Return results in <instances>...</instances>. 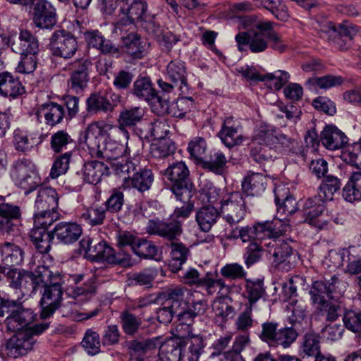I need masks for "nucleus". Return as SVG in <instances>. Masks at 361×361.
I'll return each instance as SVG.
<instances>
[{
  "instance_id": "63",
  "label": "nucleus",
  "mask_w": 361,
  "mask_h": 361,
  "mask_svg": "<svg viewBox=\"0 0 361 361\" xmlns=\"http://www.w3.org/2000/svg\"><path fill=\"white\" fill-rule=\"evenodd\" d=\"M298 336V334L293 326L281 328L278 330L274 347L281 345L287 348L295 341Z\"/></svg>"
},
{
  "instance_id": "27",
  "label": "nucleus",
  "mask_w": 361,
  "mask_h": 361,
  "mask_svg": "<svg viewBox=\"0 0 361 361\" xmlns=\"http://www.w3.org/2000/svg\"><path fill=\"white\" fill-rule=\"evenodd\" d=\"M267 187V178L261 173H250L242 182L243 194L248 196H259Z\"/></svg>"
},
{
  "instance_id": "64",
  "label": "nucleus",
  "mask_w": 361,
  "mask_h": 361,
  "mask_svg": "<svg viewBox=\"0 0 361 361\" xmlns=\"http://www.w3.org/2000/svg\"><path fill=\"white\" fill-rule=\"evenodd\" d=\"M343 322L350 331L361 334V310H348L343 314Z\"/></svg>"
},
{
  "instance_id": "6",
  "label": "nucleus",
  "mask_w": 361,
  "mask_h": 361,
  "mask_svg": "<svg viewBox=\"0 0 361 361\" xmlns=\"http://www.w3.org/2000/svg\"><path fill=\"white\" fill-rule=\"evenodd\" d=\"M164 174L171 182V190L175 195H183L187 199L190 190H195L189 178V170L183 161L170 165Z\"/></svg>"
},
{
  "instance_id": "56",
  "label": "nucleus",
  "mask_w": 361,
  "mask_h": 361,
  "mask_svg": "<svg viewBox=\"0 0 361 361\" xmlns=\"http://www.w3.org/2000/svg\"><path fill=\"white\" fill-rule=\"evenodd\" d=\"M343 81V78L341 76L326 75L322 77L310 78L307 81V84L313 86L315 89L327 90L341 85Z\"/></svg>"
},
{
  "instance_id": "18",
  "label": "nucleus",
  "mask_w": 361,
  "mask_h": 361,
  "mask_svg": "<svg viewBox=\"0 0 361 361\" xmlns=\"http://www.w3.org/2000/svg\"><path fill=\"white\" fill-rule=\"evenodd\" d=\"M252 227L257 240L265 238H278L290 229L289 225L279 219H276L273 221L257 222Z\"/></svg>"
},
{
  "instance_id": "55",
  "label": "nucleus",
  "mask_w": 361,
  "mask_h": 361,
  "mask_svg": "<svg viewBox=\"0 0 361 361\" xmlns=\"http://www.w3.org/2000/svg\"><path fill=\"white\" fill-rule=\"evenodd\" d=\"M175 150V143L169 138L158 140L150 147L152 156L157 159L165 158L173 154Z\"/></svg>"
},
{
  "instance_id": "2",
  "label": "nucleus",
  "mask_w": 361,
  "mask_h": 361,
  "mask_svg": "<svg viewBox=\"0 0 361 361\" xmlns=\"http://www.w3.org/2000/svg\"><path fill=\"white\" fill-rule=\"evenodd\" d=\"M235 40L238 51L254 54L264 53L269 48L280 53L286 49L281 35L274 30L273 25L261 30L239 32L235 36Z\"/></svg>"
},
{
  "instance_id": "30",
  "label": "nucleus",
  "mask_w": 361,
  "mask_h": 361,
  "mask_svg": "<svg viewBox=\"0 0 361 361\" xmlns=\"http://www.w3.org/2000/svg\"><path fill=\"white\" fill-rule=\"evenodd\" d=\"M85 103L86 111L90 114L111 112L116 105L110 102L106 93H92L87 98Z\"/></svg>"
},
{
  "instance_id": "38",
  "label": "nucleus",
  "mask_w": 361,
  "mask_h": 361,
  "mask_svg": "<svg viewBox=\"0 0 361 361\" xmlns=\"http://www.w3.org/2000/svg\"><path fill=\"white\" fill-rule=\"evenodd\" d=\"M227 162L226 157L219 150L213 152L208 159L201 160L203 169L216 175H223L225 173Z\"/></svg>"
},
{
  "instance_id": "54",
  "label": "nucleus",
  "mask_w": 361,
  "mask_h": 361,
  "mask_svg": "<svg viewBox=\"0 0 361 361\" xmlns=\"http://www.w3.org/2000/svg\"><path fill=\"white\" fill-rule=\"evenodd\" d=\"M155 92L150 79L147 77H140L134 82L133 94L140 99L149 102Z\"/></svg>"
},
{
  "instance_id": "7",
  "label": "nucleus",
  "mask_w": 361,
  "mask_h": 361,
  "mask_svg": "<svg viewBox=\"0 0 361 361\" xmlns=\"http://www.w3.org/2000/svg\"><path fill=\"white\" fill-rule=\"evenodd\" d=\"M49 46L53 56L64 59L73 57L78 49L76 38L65 30H56L50 38Z\"/></svg>"
},
{
  "instance_id": "53",
  "label": "nucleus",
  "mask_w": 361,
  "mask_h": 361,
  "mask_svg": "<svg viewBox=\"0 0 361 361\" xmlns=\"http://www.w3.org/2000/svg\"><path fill=\"white\" fill-rule=\"evenodd\" d=\"M244 296L248 300V305H252L258 301L264 293L263 281L261 279H247Z\"/></svg>"
},
{
  "instance_id": "60",
  "label": "nucleus",
  "mask_w": 361,
  "mask_h": 361,
  "mask_svg": "<svg viewBox=\"0 0 361 361\" xmlns=\"http://www.w3.org/2000/svg\"><path fill=\"white\" fill-rule=\"evenodd\" d=\"M13 143L16 150L27 152L37 145L38 142L36 138L29 137L25 133L17 129L13 133Z\"/></svg>"
},
{
  "instance_id": "61",
  "label": "nucleus",
  "mask_w": 361,
  "mask_h": 361,
  "mask_svg": "<svg viewBox=\"0 0 361 361\" xmlns=\"http://www.w3.org/2000/svg\"><path fill=\"white\" fill-rule=\"evenodd\" d=\"M133 251L140 257L153 258L157 254V247L152 241L137 238L133 247Z\"/></svg>"
},
{
  "instance_id": "23",
  "label": "nucleus",
  "mask_w": 361,
  "mask_h": 361,
  "mask_svg": "<svg viewBox=\"0 0 361 361\" xmlns=\"http://www.w3.org/2000/svg\"><path fill=\"white\" fill-rule=\"evenodd\" d=\"M320 138L322 145L328 149L336 150L348 143V137L334 126H326L322 131Z\"/></svg>"
},
{
  "instance_id": "36",
  "label": "nucleus",
  "mask_w": 361,
  "mask_h": 361,
  "mask_svg": "<svg viewBox=\"0 0 361 361\" xmlns=\"http://www.w3.org/2000/svg\"><path fill=\"white\" fill-rule=\"evenodd\" d=\"M0 252L2 261L6 266L19 265L23 261V250L11 243L6 242L1 244Z\"/></svg>"
},
{
  "instance_id": "47",
  "label": "nucleus",
  "mask_w": 361,
  "mask_h": 361,
  "mask_svg": "<svg viewBox=\"0 0 361 361\" xmlns=\"http://www.w3.org/2000/svg\"><path fill=\"white\" fill-rule=\"evenodd\" d=\"M79 217L80 221L92 226L102 225L106 218V210L100 206L85 208L81 211Z\"/></svg>"
},
{
  "instance_id": "16",
  "label": "nucleus",
  "mask_w": 361,
  "mask_h": 361,
  "mask_svg": "<svg viewBox=\"0 0 361 361\" xmlns=\"http://www.w3.org/2000/svg\"><path fill=\"white\" fill-rule=\"evenodd\" d=\"M37 340L28 333L22 331L13 336L7 342V354L13 358L27 355L32 350Z\"/></svg>"
},
{
  "instance_id": "44",
  "label": "nucleus",
  "mask_w": 361,
  "mask_h": 361,
  "mask_svg": "<svg viewBox=\"0 0 361 361\" xmlns=\"http://www.w3.org/2000/svg\"><path fill=\"white\" fill-rule=\"evenodd\" d=\"M167 75L175 85L180 84V90L183 91V86L187 87L186 70L183 62L171 61L167 66Z\"/></svg>"
},
{
  "instance_id": "43",
  "label": "nucleus",
  "mask_w": 361,
  "mask_h": 361,
  "mask_svg": "<svg viewBox=\"0 0 361 361\" xmlns=\"http://www.w3.org/2000/svg\"><path fill=\"white\" fill-rule=\"evenodd\" d=\"M31 271L16 269H10L6 274L9 286L16 289L31 288Z\"/></svg>"
},
{
  "instance_id": "25",
  "label": "nucleus",
  "mask_w": 361,
  "mask_h": 361,
  "mask_svg": "<svg viewBox=\"0 0 361 361\" xmlns=\"http://www.w3.org/2000/svg\"><path fill=\"white\" fill-rule=\"evenodd\" d=\"M84 36L89 47L99 50L103 54L114 55L119 52L118 47L111 40L106 39L98 30L87 31Z\"/></svg>"
},
{
  "instance_id": "45",
  "label": "nucleus",
  "mask_w": 361,
  "mask_h": 361,
  "mask_svg": "<svg viewBox=\"0 0 361 361\" xmlns=\"http://www.w3.org/2000/svg\"><path fill=\"white\" fill-rule=\"evenodd\" d=\"M343 197L348 202L361 200V171L354 172L343 189Z\"/></svg>"
},
{
  "instance_id": "8",
  "label": "nucleus",
  "mask_w": 361,
  "mask_h": 361,
  "mask_svg": "<svg viewBox=\"0 0 361 361\" xmlns=\"http://www.w3.org/2000/svg\"><path fill=\"white\" fill-rule=\"evenodd\" d=\"M247 202L243 194L234 192L224 197L221 202V212L230 225L240 222L246 214Z\"/></svg>"
},
{
  "instance_id": "32",
  "label": "nucleus",
  "mask_w": 361,
  "mask_h": 361,
  "mask_svg": "<svg viewBox=\"0 0 361 361\" xmlns=\"http://www.w3.org/2000/svg\"><path fill=\"white\" fill-rule=\"evenodd\" d=\"M145 111L140 106L124 108L118 117L119 129L124 130L126 127L133 128L141 123L144 118Z\"/></svg>"
},
{
  "instance_id": "59",
  "label": "nucleus",
  "mask_w": 361,
  "mask_h": 361,
  "mask_svg": "<svg viewBox=\"0 0 361 361\" xmlns=\"http://www.w3.org/2000/svg\"><path fill=\"white\" fill-rule=\"evenodd\" d=\"M341 186L338 178L333 176H326L319 188L318 194L321 198L332 200L334 194L340 190Z\"/></svg>"
},
{
  "instance_id": "29",
  "label": "nucleus",
  "mask_w": 361,
  "mask_h": 361,
  "mask_svg": "<svg viewBox=\"0 0 361 361\" xmlns=\"http://www.w3.org/2000/svg\"><path fill=\"white\" fill-rule=\"evenodd\" d=\"M313 27L315 30L318 32L320 37L324 39L330 41L332 37H336V35H341L349 39L355 32L354 30L351 27L348 28L341 27V24L336 28L332 23L325 20H316L313 23Z\"/></svg>"
},
{
  "instance_id": "62",
  "label": "nucleus",
  "mask_w": 361,
  "mask_h": 361,
  "mask_svg": "<svg viewBox=\"0 0 361 361\" xmlns=\"http://www.w3.org/2000/svg\"><path fill=\"white\" fill-rule=\"evenodd\" d=\"M85 351L91 355H94L100 351V338L99 334L92 329H88L81 342Z\"/></svg>"
},
{
  "instance_id": "49",
  "label": "nucleus",
  "mask_w": 361,
  "mask_h": 361,
  "mask_svg": "<svg viewBox=\"0 0 361 361\" xmlns=\"http://www.w3.org/2000/svg\"><path fill=\"white\" fill-rule=\"evenodd\" d=\"M178 339L183 350L188 345V350L191 353L190 357H193L194 361H197L204 348L202 337L197 335H192L188 337H179Z\"/></svg>"
},
{
  "instance_id": "12",
  "label": "nucleus",
  "mask_w": 361,
  "mask_h": 361,
  "mask_svg": "<svg viewBox=\"0 0 361 361\" xmlns=\"http://www.w3.org/2000/svg\"><path fill=\"white\" fill-rule=\"evenodd\" d=\"M326 201V200L321 198L319 194L317 196L307 200L303 206L305 215L306 216L305 221L319 229L324 228L330 220L329 218H324L323 215Z\"/></svg>"
},
{
  "instance_id": "14",
  "label": "nucleus",
  "mask_w": 361,
  "mask_h": 361,
  "mask_svg": "<svg viewBox=\"0 0 361 361\" xmlns=\"http://www.w3.org/2000/svg\"><path fill=\"white\" fill-rule=\"evenodd\" d=\"M32 21L39 28H53L56 24L55 8L46 0H37L33 4Z\"/></svg>"
},
{
  "instance_id": "28",
  "label": "nucleus",
  "mask_w": 361,
  "mask_h": 361,
  "mask_svg": "<svg viewBox=\"0 0 361 361\" xmlns=\"http://www.w3.org/2000/svg\"><path fill=\"white\" fill-rule=\"evenodd\" d=\"M37 116L39 118H44L48 126H54L62 121L65 113L62 105L49 102L39 106Z\"/></svg>"
},
{
  "instance_id": "52",
  "label": "nucleus",
  "mask_w": 361,
  "mask_h": 361,
  "mask_svg": "<svg viewBox=\"0 0 361 361\" xmlns=\"http://www.w3.org/2000/svg\"><path fill=\"white\" fill-rule=\"evenodd\" d=\"M258 6L269 11L279 20L285 21L289 15L287 7L280 0H253Z\"/></svg>"
},
{
  "instance_id": "41",
  "label": "nucleus",
  "mask_w": 361,
  "mask_h": 361,
  "mask_svg": "<svg viewBox=\"0 0 361 361\" xmlns=\"http://www.w3.org/2000/svg\"><path fill=\"white\" fill-rule=\"evenodd\" d=\"M171 260L169 266L172 271H178L186 262L190 254L189 249L181 243H171Z\"/></svg>"
},
{
  "instance_id": "4",
  "label": "nucleus",
  "mask_w": 361,
  "mask_h": 361,
  "mask_svg": "<svg viewBox=\"0 0 361 361\" xmlns=\"http://www.w3.org/2000/svg\"><path fill=\"white\" fill-rule=\"evenodd\" d=\"M116 5L118 7V19L114 23V32L122 31L124 27L133 25L137 21L146 20L147 3L145 0H112L106 3V9L113 11Z\"/></svg>"
},
{
  "instance_id": "13",
  "label": "nucleus",
  "mask_w": 361,
  "mask_h": 361,
  "mask_svg": "<svg viewBox=\"0 0 361 361\" xmlns=\"http://www.w3.org/2000/svg\"><path fill=\"white\" fill-rule=\"evenodd\" d=\"M92 63L87 59H80L73 63V71L68 82V87L73 92L78 94L83 92L90 80V69Z\"/></svg>"
},
{
  "instance_id": "58",
  "label": "nucleus",
  "mask_w": 361,
  "mask_h": 361,
  "mask_svg": "<svg viewBox=\"0 0 361 361\" xmlns=\"http://www.w3.org/2000/svg\"><path fill=\"white\" fill-rule=\"evenodd\" d=\"M121 324L123 332L128 336H134L138 332L142 320L128 311H123L120 315Z\"/></svg>"
},
{
  "instance_id": "35",
  "label": "nucleus",
  "mask_w": 361,
  "mask_h": 361,
  "mask_svg": "<svg viewBox=\"0 0 361 361\" xmlns=\"http://www.w3.org/2000/svg\"><path fill=\"white\" fill-rule=\"evenodd\" d=\"M159 359L154 361H180L183 348L178 338L159 345Z\"/></svg>"
},
{
  "instance_id": "20",
  "label": "nucleus",
  "mask_w": 361,
  "mask_h": 361,
  "mask_svg": "<svg viewBox=\"0 0 361 361\" xmlns=\"http://www.w3.org/2000/svg\"><path fill=\"white\" fill-rule=\"evenodd\" d=\"M82 231L81 226L76 223L60 222L52 230V234L59 243L69 245L79 239Z\"/></svg>"
},
{
  "instance_id": "48",
  "label": "nucleus",
  "mask_w": 361,
  "mask_h": 361,
  "mask_svg": "<svg viewBox=\"0 0 361 361\" xmlns=\"http://www.w3.org/2000/svg\"><path fill=\"white\" fill-rule=\"evenodd\" d=\"M269 253L274 257L273 262L275 263L276 266H279L290 257L293 253V249L285 241L274 240Z\"/></svg>"
},
{
  "instance_id": "31",
  "label": "nucleus",
  "mask_w": 361,
  "mask_h": 361,
  "mask_svg": "<svg viewBox=\"0 0 361 361\" xmlns=\"http://www.w3.org/2000/svg\"><path fill=\"white\" fill-rule=\"evenodd\" d=\"M195 218L201 231L208 232L220 218V212L212 205H205L197 212Z\"/></svg>"
},
{
  "instance_id": "26",
  "label": "nucleus",
  "mask_w": 361,
  "mask_h": 361,
  "mask_svg": "<svg viewBox=\"0 0 361 361\" xmlns=\"http://www.w3.org/2000/svg\"><path fill=\"white\" fill-rule=\"evenodd\" d=\"M25 92V87L18 78L8 72L0 73V94L12 98H16Z\"/></svg>"
},
{
  "instance_id": "5",
  "label": "nucleus",
  "mask_w": 361,
  "mask_h": 361,
  "mask_svg": "<svg viewBox=\"0 0 361 361\" xmlns=\"http://www.w3.org/2000/svg\"><path fill=\"white\" fill-rule=\"evenodd\" d=\"M183 298L184 290L182 288H175L159 294L156 298V304L160 305L156 310L157 320L165 324L170 323L176 316V310Z\"/></svg>"
},
{
  "instance_id": "57",
  "label": "nucleus",
  "mask_w": 361,
  "mask_h": 361,
  "mask_svg": "<svg viewBox=\"0 0 361 361\" xmlns=\"http://www.w3.org/2000/svg\"><path fill=\"white\" fill-rule=\"evenodd\" d=\"M237 21L239 28L246 30V31L251 29L261 30L271 25H274L272 22L262 20L257 15L254 14L237 17Z\"/></svg>"
},
{
  "instance_id": "33",
  "label": "nucleus",
  "mask_w": 361,
  "mask_h": 361,
  "mask_svg": "<svg viewBox=\"0 0 361 361\" xmlns=\"http://www.w3.org/2000/svg\"><path fill=\"white\" fill-rule=\"evenodd\" d=\"M108 166L102 161H87L82 168L83 180L87 183L96 185L100 182L102 176L108 173Z\"/></svg>"
},
{
  "instance_id": "24",
  "label": "nucleus",
  "mask_w": 361,
  "mask_h": 361,
  "mask_svg": "<svg viewBox=\"0 0 361 361\" xmlns=\"http://www.w3.org/2000/svg\"><path fill=\"white\" fill-rule=\"evenodd\" d=\"M11 49L20 55H23V54H37L39 50V41L29 30H21L18 39L12 43Z\"/></svg>"
},
{
  "instance_id": "46",
  "label": "nucleus",
  "mask_w": 361,
  "mask_h": 361,
  "mask_svg": "<svg viewBox=\"0 0 361 361\" xmlns=\"http://www.w3.org/2000/svg\"><path fill=\"white\" fill-rule=\"evenodd\" d=\"M278 143L276 134L266 126H261L255 133L252 140V145H259L271 149L276 147Z\"/></svg>"
},
{
  "instance_id": "17",
  "label": "nucleus",
  "mask_w": 361,
  "mask_h": 361,
  "mask_svg": "<svg viewBox=\"0 0 361 361\" xmlns=\"http://www.w3.org/2000/svg\"><path fill=\"white\" fill-rule=\"evenodd\" d=\"M218 137L228 148L240 145L244 140L241 133V126L233 117H228L223 121Z\"/></svg>"
},
{
  "instance_id": "39",
  "label": "nucleus",
  "mask_w": 361,
  "mask_h": 361,
  "mask_svg": "<svg viewBox=\"0 0 361 361\" xmlns=\"http://www.w3.org/2000/svg\"><path fill=\"white\" fill-rule=\"evenodd\" d=\"M30 238L40 253H47L51 248V243L54 239L52 231L47 232L44 228L33 227L30 231Z\"/></svg>"
},
{
  "instance_id": "34",
  "label": "nucleus",
  "mask_w": 361,
  "mask_h": 361,
  "mask_svg": "<svg viewBox=\"0 0 361 361\" xmlns=\"http://www.w3.org/2000/svg\"><path fill=\"white\" fill-rule=\"evenodd\" d=\"M315 314L326 322H334L343 314V309L332 298L315 306Z\"/></svg>"
},
{
  "instance_id": "50",
  "label": "nucleus",
  "mask_w": 361,
  "mask_h": 361,
  "mask_svg": "<svg viewBox=\"0 0 361 361\" xmlns=\"http://www.w3.org/2000/svg\"><path fill=\"white\" fill-rule=\"evenodd\" d=\"M249 343L250 338L247 335L236 336L232 345V349L225 352L223 357L220 360L226 361H237L238 360H241V361H245L241 355V352Z\"/></svg>"
},
{
  "instance_id": "1",
  "label": "nucleus",
  "mask_w": 361,
  "mask_h": 361,
  "mask_svg": "<svg viewBox=\"0 0 361 361\" xmlns=\"http://www.w3.org/2000/svg\"><path fill=\"white\" fill-rule=\"evenodd\" d=\"M112 128L111 125L92 122L80 135V142L87 146L91 157L109 161L114 172L117 175H123L124 171L134 169L133 162L123 157L127 153V147L114 140L101 145L104 135Z\"/></svg>"
},
{
  "instance_id": "11",
  "label": "nucleus",
  "mask_w": 361,
  "mask_h": 361,
  "mask_svg": "<svg viewBox=\"0 0 361 361\" xmlns=\"http://www.w3.org/2000/svg\"><path fill=\"white\" fill-rule=\"evenodd\" d=\"M160 344L158 337L129 341L128 347L130 351V361H154Z\"/></svg>"
},
{
  "instance_id": "9",
  "label": "nucleus",
  "mask_w": 361,
  "mask_h": 361,
  "mask_svg": "<svg viewBox=\"0 0 361 361\" xmlns=\"http://www.w3.org/2000/svg\"><path fill=\"white\" fill-rule=\"evenodd\" d=\"M62 276L54 278L51 283L43 287L44 291L40 300L42 306L41 317L47 319L59 307L63 296Z\"/></svg>"
},
{
  "instance_id": "40",
  "label": "nucleus",
  "mask_w": 361,
  "mask_h": 361,
  "mask_svg": "<svg viewBox=\"0 0 361 361\" xmlns=\"http://www.w3.org/2000/svg\"><path fill=\"white\" fill-rule=\"evenodd\" d=\"M275 202L278 206L277 212L292 214L296 211V201L289 195L288 188H277L274 190Z\"/></svg>"
},
{
  "instance_id": "42",
  "label": "nucleus",
  "mask_w": 361,
  "mask_h": 361,
  "mask_svg": "<svg viewBox=\"0 0 361 361\" xmlns=\"http://www.w3.org/2000/svg\"><path fill=\"white\" fill-rule=\"evenodd\" d=\"M199 286L209 295L215 293L222 295H227L231 290V287L226 285L222 279H213L209 273L202 278Z\"/></svg>"
},
{
  "instance_id": "21",
  "label": "nucleus",
  "mask_w": 361,
  "mask_h": 361,
  "mask_svg": "<svg viewBox=\"0 0 361 361\" xmlns=\"http://www.w3.org/2000/svg\"><path fill=\"white\" fill-rule=\"evenodd\" d=\"M58 207L59 196L56 190L51 188H38L33 212L57 211Z\"/></svg>"
},
{
  "instance_id": "19",
  "label": "nucleus",
  "mask_w": 361,
  "mask_h": 361,
  "mask_svg": "<svg viewBox=\"0 0 361 361\" xmlns=\"http://www.w3.org/2000/svg\"><path fill=\"white\" fill-rule=\"evenodd\" d=\"M20 216L18 206L6 202L5 197L0 195V234L9 233L13 230V221Z\"/></svg>"
},
{
  "instance_id": "15",
  "label": "nucleus",
  "mask_w": 361,
  "mask_h": 361,
  "mask_svg": "<svg viewBox=\"0 0 361 361\" xmlns=\"http://www.w3.org/2000/svg\"><path fill=\"white\" fill-rule=\"evenodd\" d=\"M134 169L129 171H124L123 177L124 182L128 186L137 189L140 192L147 191L154 181V176L150 169H141L133 162Z\"/></svg>"
},
{
  "instance_id": "3",
  "label": "nucleus",
  "mask_w": 361,
  "mask_h": 361,
  "mask_svg": "<svg viewBox=\"0 0 361 361\" xmlns=\"http://www.w3.org/2000/svg\"><path fill=\"white\" fill-rule=\"evenodd\" d=\"M23 297L21 292L16 297L9 293L0 296V317L8 314L4 324L9 331H19L36 320L37 314L32 308L24 305Z\"/></svg>"
},
{
  "instance_id": "22",
  "label": "nucleus",
  "mask_w": 361,
  "mask_h": 361,
  "mask_svg": "<svg viewBox=\"0 0 361 361\" xmlns=\"http://www.w3.org/2000/svg\"><path fill=\"white\" fill-rule=\"evenodd\" d=\"M121 47L133 59H140L147 53V42L143 41L137 33L130 32L121 38Z\"/></svg>"
},
{
  "instance_id": "37",
  "label": "nucleus",
  "mask_w": 361,
  "mask_h": 361,
  "mask_svg": "<svg viewBox=\"0 0 361 361\" xmlns=\"http://www.w3.org/2000/svg\"><path fill=\"white\" fill-rule=\"evenodd\" d=\"M32 293H35L39 288H43L51 283L54 278L61 276L59 273H53L48 267L38 266L34 272H31Z\"/></svg>"
},
{
  "instance_id": "51",
  "label": "nucleus",
  "mask_w": 361,
  "mask_h": 361,
  "mask_svg": "<svg viewBox=\"0 0 361 361\" xmlns=\"http://www.w3.org/2000/svg\"><path fill=\"white\" fill-rule=\"evenodd\" d=\"M36 171L35 164L30 159L23 158L14 162L11 171V176L16 183Z\"/></svg>"
},
{
  "instance_id": "10",
  "label": "nucleus",
  "mask_w": 361,
  "mask_h": 361,
  "mask_svg": "<svg viewBox=\"0 0 361 361\" xmlns=\"http://www.w3.org/2000/svg\"><path fill=\"white\" fill-rule=\"evenodd\" d=\"M146 231L173 241L183 233L182 222L171 216L167 219H151L147 224Z\"/></svg>"
}]
</instances>
